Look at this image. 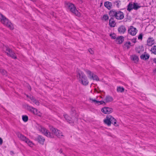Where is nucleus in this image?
<instances>
[{"label":"nucleus","instance_id":"nucleus-32","mask_svg":"<svg viewBox=\"0 0 156 156\" xmlns=\"http://www.w3.org/2000/svg\"><path fill=\"white\" fill-rule=\"evenodd\" d=\"M90 79H92L93 80H99V79L98 76L94 74V73H93Z\"/></svg>","mask_w":156,"mask_h":156},{"label":"nucleus","instance_id":"nucleus-7","mask_svg":"<svg viewBox=\"0 0 156 156\" xmlns=\"http://www.w3.org/2000/svg\"><path fill=\"white\" fill-rule=\"evenodd\" d=\"M41 131L44 135L50 138L53 137V136L52 134L50 133L47 129L44 127H41Z\"/></svg>","mask_w":156,"mask_h":156},{"label":"nucleus","instance_id":"nucleus-34","mask_svg":"<svg viewBox=\"0 0 156 156\" xmlns=\"http://www.w3.org/2000/svg\"><path fill=\"white\" fill-rule=\"evenodd\" d=\"M89 100L91 103H94L95 104H97L98 101L96 100L95 99L90 98H89Z\"/></svg>","mask_w":156,"mask_h":156},{"label":"nucleus","instance_id":"nucleus-35","mask_svg":"<svg viewBox=\"0 0 156 156\" xmlns=\"http://www.w3.org/2000/svg\"><path fill=\"white\" fill-rule=\"evenodd\" d=\"M108 16L107 14L104 15L102 18V20L107 21L108 19Z\"/></svg>","mask_w":156,"mask_h":156},{"label":"nucleus","instance_id":"nucleus-31","mask_svg":"<svg viewBox=\"0 0 156 156\" xmlns=\"http://www.w3.org/2000/svg\"><path fill=\"white\" fill-rule=\"evenodd\" d=\"M115 4L116 6L118 8H119L121 4V1L119 0L116 1L115 2Z\"/></svg>","mask_w":156,"mask_h":156},{"label":"nucleus","instance_id":"nucleus-6","mask_svg":"<svg viewBox=\"0 0 156 156\" xmlns=\"http://www.w3.org/2000/svg\"><path fill=\"white\" fill-rule=\"evenodd\" d=\"M5 48L6 49V53L8 56L11 57L14 59L16 58V55L9 48L6 46H5Z\"/></svg>","mask_w":156,"mask_h":156},{"label":"nucleus","instance_id":"nucleus-36","mask_svg":"<svg viewBox=\"0 0 156 156\" xmlns=\"http://www.w3.org/2000/svg\"><path fill=\"white\" fill-rule=\"evenodd\" d=\"M32 101L34 103L35 105H37L38 106L39 105L40 103L39 101L37 100L35 98L32 99Z\"/></svg>","mask_w":156,"mask_h":156},{"label":"nucleus","instance_id":"nucleus-2","mask_svg":"<svg viewBox=\"0 0 156 156\" xmlns=\"http://www.w3.org/2000/svg\"><path fill=\"white\" fill-rule=\"evenodd\" d=\"M109 15L117 20H122L124 17V14L122 12L120 11H117L114 10L110 11Z\"/></svg>","mask_w":156,"mask_h":156},{"label":"nucleus","instance_id":"nucleus-1","mask_svg":"<svg viewBox=\"0 0 156 156\" xmlns=\"http://www.w3.org/2000/svg\"><path fill=\"white\" fill-rule=\"evenodd\" d=\"M77 78L79 82L84 85H87L89 83L88 81L85 74L82 71L78 70L77 72Z\"/></svg>","mask_w":156,"mask_h":156},{"label":"nucleus","instance_id":"nucleus-11","mask_svg":"<svg viewBox=\"0 0 156 156\" xmlns=\"http://www.w3.org/2000/svg\"><path fill=\"white\" fill-rule=\"evenodd\" d=\"M28 109L34 114L36 115L39 116H41V113L36 109L30 106L29 107Z\"/></svg>","mask_w":156,"mask_h":156},{"label":"nucleus","instance_id":"nucleus-16","mask_svg":"<svg viewBox=\"0 0 156 156\" xmlns=\"http://www.w3.org/2000/svg\"><path fill=\"white\" fill-rule=\"evenodd\" d=\"M144 48L142 46H138L136 47V52L139 54L142 53L144 51Z\"/></svg>","mask_w":156,"mask_h":156},{"label":"nucleus","instance_id":"nucleus-20","mask_svg":"<svg viewBox=\"0 0 156 156\" xmlns=\"http://www.w3.org/2000/svg\"><path fill=\"white\" fill-rule=\"evenodd\" d=\"M18 136L20 139L22 140L25 142L27 138L24 136L23 135L20 133L18 134Z\"/></svg>","mask_w":156,"mask_h":156},{"label":"nucleus","instance_id":"nucleus-33","mask_svg":"<svg viewBox=\"0 0 156 156\" xmlns=\"http://www.w3.org/2000/svg\"><path fill=\"white\" fill-rule=\"evenodd\" d=\"M22 119L24 122H26L28 121V118L27 115H23L22 116Z\"/></svg>","mask_w":156,"mask_h":156},{"label":"nucleus","instance_id":"nucleus-17","mask_svg":"<svg viewBox=\"0 0 156 156\" xmlns=\"http://www.w3.org/2000/svg\"><path fill=\"white\" fill-rule=\"evenodd\" d=\"M130 58L131 59L134 61L135 63H137L138 62L139 60V58L138 57L135 55H133L131 56Z\"/></svg>","mask_w":156,"mask_h":156},{"label":"nucleus","instance_id":"nucleus-21","mask_svg":"<svg viewBox=\"0 0 156 156\" xmlns=\"http://www.w3.org/2000/svg\"><path fill=\"white\" fill-rule=\"evenodd\" d=\"M104 6L108 9H111L112 5L111 2H106L104 3Z\"/></svg>","mask_w":156,"mask_h":156},{"label":"nucleus","instance_id":"nucleus-25","mask_svg":"<svg viewBox=\"0 0 156 156\" xmlns=\"http://www.w3.org/2000/svg\"><path fill=\"white\" fill-rule=\"evenodd\" d=\"M64 116L65 119L69 123H73L72 121L71 120V118L70 117L67 115L65 114L64 115Z\"/></svg>","mask_w":156,"mask_h":156},{"label":"nucleus","instance_id":"nucleus-43","mask_svg":"<svg viewBox=\"0 0 156 156\" xmlns=\"http://www.w3.org/2000/svg\"><path fill=\"white\" fill-rule=\"evenodd\" d=\"M2 143H3V140L1 138H0V145H2Z\"/></svg>","mask_w":156,"mask_h":156},{"label":"nucleus","instance_id":"nucleus-40","mask_svg":"<svg viewBox=\"0 0 156 156\" xmlns=\"http://www.w3.org/2000/svg\"><path fill=\"white\" fill-rule=\"evenodd\" d=\"M104 103H105V102L103 101H98V102H97V104L99 105H101Z\"/></svg>","mask_w":156,"mask_h":156},{"label":"nucleus","instance_id":"nucleus-24","mask_svg":"<svg viewBox=\"0 0 156 156\" xmlns=\"http://www.w3.org/2000/svg\"><path fill=\"white\" fill-rule=\"evenodd\" d=\"M85 71L86 73L87 74V75L88 76V77L90 79V78L91 77V76H92V75H93L94 73L92 72L90 70L88 69L85 70Z\"/></svg>","mask_w":156,"mask_h":156},{"label":"nucleus","instance_id":"nucleus-47","mask_svg":"<svg viewBox=\"0 0 156 156\" xmlns=\"http://www.w3.org/2000/svg\"><path fill=\"white\" fill-rule=\"evenodd\" d=\"M27 96L28 98H29L30 97H29V96L28 95H27Z\"/></svg>","mask_w":156,"mask_h":156},{"label":"nucleus","instance_id":"nucleus-22","mask_svg":"<svg viewBox=\"0 0 156 156\" xmlns=\"http://www.w3.org/2000/svg\"><path fill=\"white\" fill-rule=\"evenodd\" d=\"M113 100L112 98L109 96H108L106 97L104 99V101L106 103L112 101Z\"/></svg>","mask_w":156,"mask_h":156},{"label":"nucleus","instance_id":"nucleus-30","mask_svg":"<svg viewBox=\"0 0 156 156\" xmlns=\"http://www.w3.org/2000/svg\"><path fill=\"white\" fill-rule=\"evenodd\" d=\"M151 51L152 53L156 55V45H154L151 48Z\"/></svg>","mask_w":156,"mask_h":156},{"label":"nucleus","instance_id":"nucleus-46","mask_svg":"<svg viewBox=\"0 0 156 156\" xmlns=\"http://www.w3.org/2000/svg\"><path fill=\"white\" fill-rule=\"evenodd\" d=\"M153 72L154 73H156V68L154 70H153Z\"/></svg>","mask_w":156,"mask_h":156},{"label":"nucleus","instance_id":"nucleus-3","mask_svg":"<svg viewBox=\"0 0 156 156\" xmlns=\"http://www.w3.org/2000/svg\"><path fill=\"white\" fill-rule=\"evenodd\" d=\"M104 123L108 126H110L112 124L115 126H117L116 120L111 115H107L106 118L104 120Z\"/></svg>","mask_w":156,"mask_h":156},{"label":"nucleus","instance_id":"nucleus-8","mask_svg":"<svg viewBox=\"0 0 156 156\" xmlns=\"http://www.w3.org/2000/svg\"><path fill=\"white\" fill-rule=\"evenodd\" d=\"M51 130L55 135L59 138H61L63 136L62 133L56 129L52 127L51 128Z\"/></svg>","mask_w":156,"mask_h":156},{"label":"nucleus","instance_id":"nucleus-29","mask_svg":"<svg viewBox=\"0 0 156 156\" xmlns=\"http://www.w3.org/2000/svg\"><path fill=\"white\" fill-rule=\"evenodd\" d=\"M131 43L130 42H126L124 44V47L125 48L128 49L130 48L131 46Z\"/></svg>","mask_w":156,"mask_h":156},{"label":"nucleus","instance_id":"nucleus-28","mask_svg":"<svg viewBox=\"0 0 156 156\" xmlns=\"http://www.w3.org/2000/svg\"><path fill=\"white\" fill-rule=\"evenodd\" d=\"M133 4V9L135 10H137L138 9L141 7L140 6L138 5L137 3H134Z\"/></svg>","mask_w":156,"mask_h":156},{"label":"nucleus","instance_id":"nucleus-18","mask_svg":"<svg viewBox=\"0 0 156 156\" xmlns=\"http://www.w3.org/2000/svg\"><path fill=\"white\" fill-rule=\"evenodd\" d=\"M109 25L112 27H115L116 23L113 18H111L109 21Z\"/></svg>","mask_w":156,"mask_h":156},{"label":"nucleus","instance_id":"nucleus-38","mask_svg":"<svg viewBox=\"0 0 156 156\" xmlns=\"http://www.w3.org/2000/svg\"><path fill=\"white\" fill-rule=\"evenodd\" d=\"M0 72L3 75H5L6 74V71L4 69H1Z\"/></svg>","mask_w":156,"mask_h":156},{"label":"nucleus","instance_id":"nucleus-23","mask_svg":"<svg viewBox=\"0 0 156 156\" xmlns=\"http://www.w3.org/2000/svg\"><path fill=\"white\" fill-rule=\"evenodd\" d=\"M133 4L131 2H130L127 5V10L129 12H130L133 9Z\"/></svg>","mask_w":156,"mask_h":156},{"label":"nucleus","instance_id":"nucleus-39","mask_svg":"<svg viewBox=\"0 0 156 156\" xmlns=\"http://www.w3.org/2000/svg\"><path fill=\"white\" fill-rule=\"evenodd\" d=\"M143 38V35L142 34H140L138 37V38L139 40H142Z\"/></svg>","mask_w":156,"mask_h":156},{"label":"nucleus","instance_id":"nucleus-10","mask_svg":"<svg viewBox=\"0 0 156 156\" xmlns=\"http://www.w3.org/2000/svg\"><path fill=\"white\" fill-rule=\"evenodd\" d=\"M101 111L104 114H109L113 112V109L112 108L105 107L101 109Z\"/></svg>","mask_w":156,"mask_h":156},{"label":"nucleus","instance_id":"nucleus-42","mask_svg":"<svg viewBox=\"0 0 156 156\" xmlns=\"http://www.w3.org/2000/svg\"><path fill=\"white\" fill-rule=\"evenodd\" d=\"M136 38H133L132 39L131 41L132 42L135 43L136 42Z\"/></svg>","mask_w":156,"mask_h":156},{"label":"nucleus","instance_id":"nucleus-27","mask_svg":"<svg viewBox=\"0 0 156 156\" xmlns=\"http://www.w3.org/2000/svg\"><path fill=\"white\" fill-rule=\"evenodd\" d=\"M25 142L30 147H33L34 145L33 143L28 139L27 138Z\"/></svg>","mask_w":156,"mask_h":156},{"label":"nucleus","instance_id":"nucleus-26","mask_svg":"<svg viewBox=\"0 0 156 156\" xmlns=\"http://www.w3.org/2000/svg\"><path fill=\"white\" fill-rule=\"evenodd\" d=\"M124 91V88L123 87L118 86L117 87V91L119 93H122Z\"/></svg>","mask_w":156,"mask_h":156},{"label":"nucleus","instance_id":"nucleus-4","mask_svg":"<svg viewBox=\"0 0 156 156\" xmlns=\"http://www.w3.org/2000/svg\"><path fill=\"white\" fill-rule=\"evenodd\" d=\"M1 22L4 25L9 28L11 30H13L14 28L12 24L8 19L4 17L2 14H1Z\"/></svg>","mask_w":156,"mask_h":156},{"label":"nucleus","instance_id":"nucleus-41","mask_svg":"<svg viewBox=\"0 0 156 156\" xmlns=\"http://www.w3.org/2000/svg\"><path fill=\"white\" fill-rule=\"evenodd\" d=\"M89 51L90 52V53L91 54H93L94 53V51L92 50V49L91 48H89L88 49Z\"/></svg>","mask_w":156,"mask_h":156},{"label":"nucleus","instance_id":"nucleus-9","mask_svg":"<svg viewBox=\"0 0 156 156\" xmlns=\"http://www.w3.org/2000/svg\"><path fill=\"white\" fill-rule=\"evenodd\" d=\"M137 32L136 29L132 26L130 27L128 30V32L129 34L132 36L136 35Z\"/></svg>","mask_w":156,"mask_h":156},{"label":"nucleus","instance_id":"nucleus-19","mask_svg":"<svg viewBox=\"0 0 156 156\" xmlns=\"http://www.w3.org/2000/svg\"><path fill=\"white\" fill-rule=\"evenodd\" d=\"M124 41V38L122 36H121L116 38V41L117 44H121Z\"/></svg>","mask_w":156,"mask_h":156},{"label":"nucleus","instance_id":"nucleus-37","mask_svg":"<svg viewBox=\"0 0 156 156\" xmlns=\"http://www.w3.org/2000/svg\"><path fill=\"white\" fill-rule=\"evenodd\" d=\"M110 36L111 37L112 39H116V35L114 33L110 34Z\"/></svg>","mask_w":156,"mask_h":156},{"label":"nucleus","instance_id":"nucleus-12","mask_svg":"<svg viewBox=\"0 0 156 156\" xmlns=\"http://www.w3.org/2000/svg\"><path fill=\"white\" fill-rule=\"evenodd\" d=\"M36 140L40 144H43L45 139L42 136L38 135L36 138Z\"/></svg>","mask_w":156,"mask_h":156},{"label":"nucleus","instance_id":"nucleus-45","mask_svg":"<svg viewBox=\"0 0 156 156\" xmlns=\"http://www.w3.org/2000/svg\"><path fill=\"white\" fill-rule=\"evenodd\" d=\"M29 98L32 101V99H34L32 96V97H29Z\"/></svg>","mask_w":156,"mask_h":156},{"label":"nucleus","instance_id":"nucleus-5","mask_svg":"<svg viewBox=\"0 0 156 156\" xmlns=\"http://www.w3.org/2000/svg\"><path fill=\"white\" fill-rule=\"evenodd\" d=\"M66 5L68 9L70 11L74 13L76 16H80V13L77 10H76V7L74 5L71 3H67Z\"/></svg>","mask_w":156,"mask_h":156},{"label":"nucleus","instance_id":"nucleus-13","mask_svg":"<svg viewBox=\"0 0 156 156\" xmlns=\"http://www.w3.org/2000/svg\"><path fill=\"white\" fill-rule=\"evenodd\" d=\"M155 44L154 40L153 37H149L147 41V45L151 46Z\"/></svg>","mask_w":156,"mask_h":156},{"label":"nucleus","instance_id":"nucleus-15","mask_svg":"<svg viewBox=\"0 0 156 156\" xmlns=\"http://www.w3.org/2000/svg\"><path fill=\"white\" fill-rule=\"evenodd\" d=\"M150 56V55L148 54L145 52L140 56V58L141 59L146 60L149 58Z\"/></svg>","mask_w":156,"mask_h":156},{"label":"nucleus","instance_id":"nucleus-14","mask_svg":"<svg viewBox=\"0 0 156 156\" xmlns=\"http://www.w3.org/2000/svg\"><path fill=\"white\" fill-rule=\"evenodd\" d=\"M118 30L119 33L122 34H124L126 32V29L124 26L122 25L118 28Z\"/></svg>","mask_w":156,"mask_h":156},{"label":"nucleus","instance_id":"nucleus-44","mask_svg":"<svg viewBox=\"0 0 156 156\" xmlns=\"http://www.w3.org/2000/svg\"><path fill=\"white\" fill-rule=\"evenodd\" d=\"M153 61L155 63H156V58H154V59H153Z\"/></svg>","mask_w":156,"mask_h":156}]
</instances>
